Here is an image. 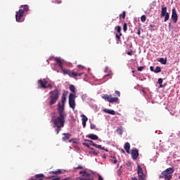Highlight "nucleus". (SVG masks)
Returning a JSON list of instances; mask_svg holds the SVG:
<instances>
[{"mask_svg": "<svg viewBox=\"0 0 180 180\" xmlns=\"http://www.w3.org/2000/svg\"><path fill=\"white\" fill-rule=\"evenodd\" d=\"M58 113L59 116L56 117L53 121V124L56 129V134H58L61 131V128L64 127V123H65V117H67V114L63 111V108H59Z\"/></svg>", "mask_w": 180, "mask_h": 180, "instance_id": "obj_1", "label": "nucleus"}, {"mask_svg": "<svg viewBox=\"0 0 180 180\" xmlns=\"http://www.w3.org/2000/svg\"><path fill=\"white\" fill-rule=\"evenodd\" d=\"M29 12V6L22 5L20 9L15 12V20L16 22H22L25 20V13Z\"/></svg>", "mask_w": 180, "mask_h": 180, "instance_id": "obj_2", "label": "nucleus"}, {"mask_svg": "<svg viewBox=\"0 0 180 180\" xmlns=\"http://www.w3.org/2000/svg\"><path fill=\"white\" fill-rule=\"evenodd\" d=\"M174 172H175V169L174 167L167 168L165 171L162 172L161 174L159 176V179L165 180H172V174H174Z\"/></svg>", "mask_w": 180, "mask_h": 180, "instance_id": "obj_3", "label": "nucleus"}, {"mask_svg": "<svg viewBox=\"0 0 180 180\" xmlns=\"http://www.w3.org/2000/svg\"><path fill=\"white\" fill-rule=\"evenodd\" d=\"M50 97L49 99V105L51 106V105H54L57 102V100L58 99V91H53L50 92Z\"/></svg>", "mask_w": 180, "mask_h": 180, "instance_id": "obj_4", "label": "nucleus"}, {"mask_svg": "<svg viewBox=\"0 0 180 180\" xmlns=\"http://www.w3.org/2000/svg\"><path fill=\"white\" fill-rule=\"evenodd\" d=\"M138 178L134 176L131 178V180H146V174H144V172L143 170V168H141V166L140 165H138Z\"/></svg>", "mask_w": 180, "mask_h": 180, "instance_id": "obj_5", "label": "nucleus"}, {"mask_svg": "<svg viewBox=\"0 0 180 180\" xmlns=\"http://www.w3.org/2000/svg\"><path fill=\"white\" fill-rule=\"evenodd\" d=\"M63 74L69 75L72 78H75L77 79V77H81L84 73H78L75 72L74 70H70L68 69H63Z\"/></svg>", "mask_w": 180, "mask_h": 180, "instance_id": "obj_6", "label": "nucleus"}, {"mask_svg": "<svg viewBox=\"0 0 180 180\" xmlns=\"http://www.w3.org/2000/svg\"><path fill=\"white\" fill-rule=\"evenodd\" d=\"M103 99L105 101H108L110 103H115L119 102V98L117 97H112V95L105 94L102 96Z\"/></svg>", "mask_w": 180, "mask_h": 180, "instance_id": "obj_7", "label": "nucleus"}, {"mask_svg": "<svg viewBox=\"0 0 180 180\" xmlns=\"http://www.w3.org/2000/svg\"><path fill=\"white\" fill-rule=\"evenodd\" d=\"M66 99H67V91H64L63 94V96H62V98H61L62 104L60 103H58V110H60V109L62 108V111H64V105L65 103Z\"/></svg>", "mask_w": 180, "mask_h": 180, "instance_id": "obj_8", "label": "nucleus"}, {"mask_svg": "<svg viewBox=\"0 0 180 180\" xmlns=\"http://www.w3.org/2000/svg\"><path fill=\"white\" fill-rule=\"evenodd\" d=\"M172 19L174 21V23L178 22V14H176V10H175V8H172Z\"/></svg>", "mask_w": 180, "mask_h": 180, "instance_id": "obj_9", "label": "nucleus"}, {"mask_svg": "<svg viewBox=\"0 0 180 180\" xmlns=\"http://www.w3.org/2000/svg\"><path fill=\"white\" fill-rule=\"evenodd\" d=\"M43 179H44V174H36L35 176H32L29 180H43Z\"/></svg>", "mask_w": 180, "mask_h": 180, "instance_id": "obj_10", "label": "nucleus"}, {"mask_svg": "<svg viewBox=\"0 0 180 180\" xmlns=\"http://www.w3.org/2000/svg\"><path fill=\"white\" fill-rule=\"evenodd\" d=\"M131 155L134 160H137V158H139V150L137 149L131 150Z\"/></svg>", "mask_w": 180, "mask_h": 180, "instance_id": "obj_11", "label": "nucleus"}, {"mask_svg": "<svg viewBox=\"0 0 180 180\" xmlns=\"http://www.w3.org/2000/svg\"><path fill=\"white\" fill-rule=\"evenodd\" d=\"M56 65H58L59 68H60L61 70L63 72V70H65V68H63V61H61V59L59 58H55Z\"/></svg>", "mask_w": 180, "mask_h": 180, "instance_id": "obj_12", "label": "nucleus"}, {"mask_svg": "<svg viewBox=\"0 0 180 180\" xmlns=\"http://www.w3.org/2000/svg\"><path fill=\"white\" fill-rule=\"evenodd\" d=\"M105 72H107V75H104V78L106 77H110V78H112V76L113 75V73L112 72V70H109V68L106 67L104 70Z\"/></svg>", "mask_w": 180, "mask_h": 180, "instance_id": "obj_13", "label": "nucleus"}, {"mask_svg": "<svg viewBox=\"0 0 180 180\" xmlns=\"http://www.w3.org/2000/svg\"><path fill=\"white\" fill-rule=\"evenodd\" d=\"M63 136H64L62 138L63 141H67V140H70V139H71V134L70 133H63Z\"/></svg>", "mask_w": 180, "mask_h": 180, "instance_id": "obj_14", "label": "nucleus"}, {"mask_svg": "<svg viewBox=\"0 0 180 180\" xmlns=\"http://www.w3.org/2000/svg\"><path fill=\"white\" fill-rule=\"evenodd\" d=\"M38 86L39 88H44L45 89L46 88V82H43V80L41 79H39L38 80Z\"/></svg>", "mask_w": 180, "mask_h": 180, "instance_id": "obj_15", "label": "nucleus"}, {"mask_svg": "<svg viewBox=\"0 0 180 180\" xmlns=\"http://www.w3.org/2000/svg\"><path fill=\"white\" fill-rule=\"evenodd\" d=\"M167 13H167V6H162L161 18H164Z\"/></svg>", "mask_w": 180, "mask_h": 180, "instance_id": "obj_16", "label": "nucleus"}, {"mask_svg": "<svg viewBox=\"0 0 180 180\" xmlns=\"http://www.w3.org/2000/svg\"><path fill=\"white\" fill-rule=\"evenodd\" d=\"M103 112H105V113H108V115H116V111L113 110L104 109Z\"/></svg>", "mask_w": 180, "mask_h": 180, "instance_id": "obj_17", "label": "nucleus"}, {"mask_svg": "<svg viewBox=\"0 0 180 180\" xmlns=\"http://www.w3.org/2000/svg\"><path fill=\"white\" fill-rule=\"evenodd\" d=\"M124 148L128 154H130V143L129 142L125 143Z\"/></svg>", "mask_w": 180, "mask_h": 180, "instance_id": "obj_18", "label": "nucleus"}, {"mask_svg": "<svg viewBox=\"0 0 180 180\" xmlns=\"http://www.w3.org/2000/svg\"><path fill=\"white\" fill-rule=\"evenodd\" d=\"M69 105L73 110L75 109V100H69Z\"/></svg>", "mask_w": 180, "mask_h": 180, "instance_id": "obj_19", "label": "nucleus"}, {"mask_svg": "<svg viewBox=\"0 0 180 180\" xmlns=\"http://www.w3.org/2000/svg\"><path fill=\"white\" fill-rule=\"evenodd\" d=\"M83 178L86 180H94V176L89 173L86 174L85 176Z\"/></svg>", "mask_w": 180, "mask_h": 180, "instance_id": "obj_20", "label": "nucleus"}, {"mask_svg": "<svg viewBox=\"0 0 180 180\" xmlns=\"http://www.w3.org/2000/svg\"><path fill=\"white\" fill-rule=\"evenodd\" d=\"M87 137L89 139H91V140H98V139H99V137H98V136L94 134H90L87 136Z\"/></svg>", "mask_w": 180, "mask_h": 180, "instance_id": "obj_21", "label": "nucleus"}, {"mask_svg": "<svg viewBox=\"0 0 180 180\" xmlns=\"http://www.w3.org/2000/svg\"><path fill=\"white\" fill-rule=\"evenodd\" d=\"M158 61L159 63H160V64L165 65V64H167V58H158Z\"/></svg>", "mask_w": 180, "mask_h": 180, "instance_id": "obj_22", "label": "nucleus"}, {"mask_svg": "<svg viewBox=\"0 0 180 180\" xmlns=\"http://www.w3.org/2000/svg\"><path fill=\"white\" fill-rule=\"evenodd\" d=\"M62 173L63 172L60 169H58L56 171H52L49 172V174H53V175H58Z\"/></svg>", "mask_w": 180, "mask_h": 180, "instance_id": "obj_23", "label": "nucleus"}, {"mask_svg": "<svg viewBox=\"0 0 180 180\" xmlns=\"http://www.w3.org/2000/svg\"><path fill=\"white\" fill-rule=\"evenodd\" d=\"M163 80L162 78L158 79V84H160L159 88H164V84H162Z\"/></svg>", "mask_w": 180, "mask_h": 180, "instance_id": "obj_24", "label": "nucleus"}, {"mask_svg": "<svg viewBox=\"0 0 180 180\" xmlns=\"http://www.w3.org/2000/svg\"><path fill=\"white\" fill-rule=\"evenodd\" d=\"M94 147H96V148H100V150H105V147H102V145H98L96 143V145H94ZM105 151H108V149H105Z\"/></svg>", "mask_w": 180, "mask_h": 180, "instance_id": "obj_25", "label": "nucleus"}, {"mask_svg": "<svg viewBox=\"0 0 180 180\" xmlns=\"http://www.w3.org/2000/svg\"><path fill=\"white\" fill-rule=\"evenodd\" d=\"M69 101H75V94H70L69 96Z\"/></svg>", "mask_w": 180, "mask_h": 180, "instance_id": "obj_26", "label": "nucleus"}, {"mask_svg": "<svg viewBox=\"0 0 180 180\" xmlns=\"http://www.w3.org/2000/svg\"><path fill=\"white\" fill-rule=\"evenodd\" d=\"M155 74H158V72H161V68L160 66H157L154 70Z\"/></svg>", "mask_w": 180, "mask_h": 180, "instance_id": "obj_27", "label": "nucleus"}, {"mask_svg": "<svg viewBox=\"0 0 180 180\" xmlns=\"http://www.w3.org/2000/svg\"><path fill=\"white\" fill-rule=\"evenodd\" d=\"M125 19L126 18V12L124 11L122 14L120 15V19Z\"/></svg>", "mask_w": 180, "mask_h": 180, "instance_id": "obj_28", "label": "nucleus"}, {"mask_svg": "<svg viewBox=\"0 0 180 180\" xmlns=\"http://www.w3.org/2000/svg\"><path fill=\"white\" fill-rule=\"evenodd\" d=\"M146 20H147V17L146 16V15H143L141 17V20L142 23H144Z\"/></svg>", "mask_w": 180, "mask_h": 180, "instance_id": "obj_29", "label": "nucleus"}, {"mask_svg": "<svg viewBox=\"0 0 180 180\" xmlns=\"http://www.w3.org/2000/svg\"><path fill=\"white\" fill-rule=\"evenodd\" d=\"M70 90L71 92H73V94H75V86H74V85L71 84L70 86Z\"/></svg>", "mask_w": 180, "mask_h": 180, "instance_id": "obj_30", "label": "nucleus"}, {"mask_svg": "<svg viewBox=\"0 0 180 180\" xmlns=\"http://www.w3.org/2000/svg\"><path fill=\"white\" fill-rule=\"evenodd\" d=\"M82 122H88V117L84 115H82Z\"/></svg>", "mask_w": 180, "mask_h": 180, "instance_id": "obj_31", "label": "nucleus"}, {"mask_svg": "<svg viewBox=\"0 0 180 180\" xmlns=\"http://www.w3.org/2000/svg\"><path fill=\"white\" fill-rule=\"evenodd\" d=\"M115 30L117 32V33H119V34H120V32H122V27H120V26H117L115 27Z\"/></svg>", "mask_w": 180, "mask_h": 180, "instance_id": "obj_32", "label": "nucleus"}, {"mask_svg": "<svg viewBox=\"0 0 180 180\" xmlns=\"http://www.w3.org/2000/svg\"><path fill=\"white\" fill-rule=\"evenodd\" d=\"M120 36H122V33L116 34L115 37L117 39V43H119V41H120Z\"/></svg>", "mask_w": 180, "mask_h": 180, "instance_id": "obj_33", "label": "nucleus"}, {"mask_svg": "<svg viewBox=\"0 0 180 180\" xmlns=\"http://www.w3.org/2000/svg\"><path fill=\"white\" fill-rule=\"evenodd\" d=\"M117 134H120V136H122V134H123V130L120 128H118L117 129Z\"/></svg>", "mask_w": 180, "mask_h": 180, "instance_id": "obj_34", "label": "nucleus"}, {"mask_svg": "<svg viewBox=\"0 0 180 180\" xmlns=\"http://www.w3.org/2000/svg\"><path fill=\"white\" fill-rule=\"evenodd\" d=\"M87 172L86 171H80L79 174L82 175V176H85L86 175Z\"/></svg>", "mask_w": 180, "mask_h": 180, "instance_id": "obj_35", "label": "nucleus"}, {"mask_svg": "<svg viewBox=\"0 0 180 180\" xmlns=\"http://www.w3.org/2000/svg\"><path fill=\"white\" fill-rule=\"evenodd\" d=\"M165 22H167L169 19V13H167L166 15H165Z\"/></svg>", "mask_w": 180, "mask_h": 180, "instance_id": "obj_36", "label": "nucleus"}, {"mask_svg": "<svg viewBox=\"0 0 180 180\" xmlns=\"http://www.w3.org/2000/svg\"><path fill=\"white\" fill-rule=\"evenodd\" d=\"M124 32H127V23H124L123 25Z\"/></svg>", "mask_w": 180, "mask_h": 180, "instance_id": "obj_37", "label": "nucleus"}, {"mask_svg": "<svg viewBox=\"0 0 180 180\" xmlns=\"http://www.w3.org/2000/svg\"><path fill=\"white\" fill-rule=\"evenodd\" d=\"M88 143H89V144H91V146H93V147H95L96 143H94L93 141L91 140H87Z\"/></svg>", "mask_w": 180, "mask_h": 180, "instance_id": "obj_38", "label": "nucleus"}, {"mask_svg": "<svg viewBox=\"0 0 180 180\" xmlns=\"http://www.w3.org/2000/svg\"><path fill=\"white\" fill-rule=\"evenodd\" d=\"M91 150H93V154H94V155H98V154L99 153L98 151H96V150H94L93 148H91Z\"/></svg>", "mask_w": 180, "mask_h": 180, "instance_id": "obj_39", "label": "nucleus"}, {"mask_svg": "<svg viewBox=\"0 0 180 180\" xmlns=\"http://www.w3.org/2000/svg\"><path fill=\"white\" fill-rule=\"evenodd\" d=\"M90 129H91V130H94V129H96V126L94 124H91Z\"/></svg>", "mask_w": 180, "mask_h": 180, "instance_id": "obj_40", "label": "nucleus"}, {"mask_svg": "<svg viewBox=\"0 0 180 180\" xmlns=\"http://www.w3.org/2000/svg\"><path fill=\"white\" fill-rule=\"evenodd\" d=\"M83 146H85V147H87V148H90V150L91 148L89 144L87 143H83Z\"/></svg>", "mask_w": 180, "mask_h": 180, "instance_id": "obj_41", "label": "nucleus"}, {"mask_svg": "<svg viewBox=\"0 0 180 180\" xmlns=\"http://www.w3.org/2000/svg\"><path fill=\"white\" fill-rule=\"evenodd\" d=\"M77 68H79L80 70H84V68H85V66L81 65H77Z\"/></svg>", "mask_w": 180, "mask_h": 180, "instance_id": "obj_42", "label": "nucleus"}, {"mask_svg": "<svg viewBox=\"0 0 180 180\" xmlns=\"http://www.w3.org/2000/svg\"><path fill=\"white\" fill-rule=\"evenodd\" d=\"M127 167H131V162L130 161L127 162L126 163Z\"/></svg>", "mask_w": 180, "mask_h": 180, "instance_id": "obj_43", "label": "nucleus"}, {"mask_svg": "<svg viewBox=\"0 0 180 180\" xmlns=\"http://www.w3.org/2000/svg\"><path fill=\"white\" fill-rule=\"evenodd\" d=\"M143 70H144V67L143 66L138 67V71H143Z\"/></svg>", "mask_w": 180, "mask_h": 180, "instance_id": "obj_44", "label": "nucleus"}, {"mask_svg": "<svg viewBox=\"0 0 180 180\" xmlns=\"http://www.w3.org/2000/svg\"><path fill=\"white\" fill-rule=\"evenodd\" d=\"M46 88H51L53 86L51 85V84H47V82L46 83Z\"/></svg>", "mask_w": 180, "mask_h": 180, "instance_id": "obj_45", "label": "nucleus"}, {"mask_svg": "<svg viewBox=\"0 0 180 180\" xmlns=\"http://www.w3.org/2000/svg\"><path fill=\"white\" fill-rule=\"evenodd\" d=\"M128 56H133V51H129L127 52Z\"/></svg>", "mask_w": 180, "mask_h": 180, "instance_id": "obj_46", "label": "nucleus"}, {"mask_svg": "<svg viewBox=\"0 0 180 180\" xmlns=\"http://www.w3.org/2000/svg\"><path fill=\"white\" fill-rule=\"evenodd\" d=\"M75 169H84V167L78 166L77 167L75 168Z\"/></svg>", "mask_w": 180, "mask_h": 180, "instance_id": "obj_47", "label": "nucleus"}, {"mask_svg": "<svg viewBox=\"0 0 180 180\" xmlns=\"http://www.w3.org/2000/svg\"><path fill=\"white\" fill-rule=\"evenodd\" d=\"M53 2H55L56 4H61V0H55V1H53Z\"/></svg>", "mask_w": 180, "mask_h": 180, "instance_id": "obj_48", "label": "nucleus"}, {"mask_svg": "<svg viewBox=\"0 0 180 180\" xmlns=\"http://www.w3.org/2000/svg\"><path fill=\"white\" fill-rule=\"evenodd\" d=\"M115 94H116V95H117V96H120V91L116 90Z\"/></svg>", "mask_w": 180, "mask_h": 180, "instance_id": "obj_49", "label": "nucleus"}, {"mask_svg": "<svg viewBox=\"0 0 180 180\" xmlns=\"http://www.w3.org/2000/svg\"><path fill=\"white\" fill-rule=\"evenodd\" d=\"M150 71H152L153 72H154V71H155L153 66H150Z\"/></svg>", "mask_w": 180, "mask_h": 180, "instance_id": "obj_50", "label": "nucleus"}, {"mask_svg": "<svg viewBox=\"0 0 180 180\" xmlns=\"http://www.w3.org/2000/svg\"><path fill=\"white\" fill-rule=\"evenodd\" d=\"M98 180H103V178L102 177V176L98 175Z\"/></svg>", "mask_w": 180, "mask_h": 180, "instance_id": "obj_51", "label": "nucleus"}, {"mask_svg": "<svg viewBox=\"0 0 180 180\" xmlns=\"http://www.w3.org/2000/svg\"><path fill=\"white\" fill-rule=\"evenodd\" d=\"M82 124H83V127H85V126H86V122H82Z\"/></svg>", "mask_w": 180, "mask_h": 180, "instance_id": "obj_52", "label": "nucleus"}, {"mask_svg": "<svg viewBox=\"0 0 180 180\" xmlns=\"http://www.w3.org/2000/svg\"><path fill=\"white\" fill-rule=\"evenodd\" d=\"M137 34H138L139 36H140V34H141L140 29L138 30Z\"/></svg>", "mask_w": 180, "mask_h": 180, "instance_id": "obj_53", "label": "nucleus"}, {"mask_svg": "<svg viewBox=\"0 0 180 180\" xmlns=\"http://www.w3.org/2000/svg\"><path fill=\"white\" fill-rule=\"evenodd\" d=\"M58 179H60V178L54 177L51 180H58Z\"/></svg>", "mask_w": 180, "mask_h": 180, "instance_id": "obj_54", "label": "nucleus"}, {"mask_svg": "<svg viewBox=\"0 0 180 180\" xmlns=\"http://www.w3.org/2000/svg\"><path fill=\"white\" fill-rule=\"evenodd\" d=\"M69 141H68V142L69 143H72V139H68Z\"/></svg>", "mask_w": 180, "mask_h": 180, "instance_id": "obj_55", "label": "nucleus"}, {"mask_svg": "<svg viewBox=\"0 0 180 180\" xmlns=\"http://www.w3.org/2000/svg\"><path fill=\"white\" fill-rule=\"evenodd\" d=\"M117 162V160H115L113 161V164H116Z\"/></svg>", "mask_w": 180, "mask_h": 180, "instance_id": "obj_56", "label": "nucleus"}, {"mask_svg": "<svg viewBox=\"0 0 180 180\" xmlns=\"http://www.w3.org/2000/svg\"><path fill=\"white\" fill-rule=\"evenodd\" d=\"M150 27H154V25H150Z\"/></svg>", "mask_w": 180, "mask_h": 180, "instance_id": "obj_57", "label": "nucleus"}, {"mask_svg": "<svg viewBox=\"0 0 180 180\" xmlns=\"http://www.w3.org/2000/svg\"><path fill=\"white\" fill-rule=\"evenodd\" d=\"M142 92H143V94H146V91H145L144 89H142Z\"/></svg>", "mask_w": 180, "mask_h": 180, "instance_id": "obj_58", "label": "nucleus"}, {"mask_svg": "<svg viewBox=\"0 0 180 180\" xmlns=\"http://www.w3.org/2000/svg\"><path fill=\"white\" fill-rule=\"evenodd\" d=\"M169 27L171 28V23H169Z\"/></svg>", "mask_w": 180, "mask_h": 180, "instance_id": "obj_59", "label": "nucleus"}, {"mask_svg": "<svg viewBox=\"0 0 180 180\" xmlns=\"http://www.w3.org/2000/svg\"><path fill=\"white\" fill-rule=\"evenodd\" d=\"M122 152L124 153H125L124 150H123V149H122Z\"/></svg>", "mask_w": 180, "mask_h": 180, "instance_id": "obj_60", "label": "nucleus"}, {"mask_svg": "<svg viewBox=\"0 0 180 180\" xmlns=\"http://www.w3.org/2000/svg\"><path fill=\"white\" fill-rule=\"evenodd\" d=\"M132 72L134 73V70H132Z\"/></svg>", "mask_w": 180, "mask_h": 180, "instance_id": "obj_61", "label": "nucleus"}]
</instances>
